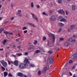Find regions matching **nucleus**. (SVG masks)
<instances>
[{
	"label": "nucleus",
	"instance_id": "12",
	"mask_svg": "<svg viewBox=\"0 0 77 77\" xmlns=\"http://www.w3.org/2000/svg\"><path fill=\"white\" fill-rule=\"evenodd\" d=\"M49 69V66H47L46 67H44V71H46L47 70H48Z\"/></svg>",
	"mask_w": 77,
	"mask_h": 77
},
{
	"label": "nucleus",
	"instance_id": "40",
	"mask_svg": "<svg viewBox=\"0 0 77 77\" xmlns=\"http://www.w3.org/2000/svg\"><path fill=\"white\" fill-rule=\"evenodd\" d=\"M48 53L49 54H52V53H53V52H52L51 51H48Z\"/></svg>",
	"mask_w": 77,
	"mask_h": 77
},
{
	"label": "nucleus",
	"instance_id": "63",
	"mask_svg": "<svg viewBox=\"0 0 77 77\" xmlns=\"http://www.w3.org/2000/svg\"><path fill=\"white\" fill-rule=\"evenodd\" d=\"M15 45H13V47H14V48H15Z\"/></svg>",
	"mask_w": 77,
	"mask_h": 77
},
{
	"label": "nucleus",
	"instance_id": "16",
	"mask_svg": "<svg viewBox=\"0 0 77 77\" xmlns=\"http://www.w3.org/2000/svg\"><path fill=\"white\" fill-rule=\"evenodd\" d=\"M3 74H4V77H6V76L8 75V72H7L6 71L4 72H3Z\"/></svg>",
	"mask_w": 77,
	"mask_h": 77
},
{
	"label": "nucleus",
	"instance_id": "5",
	"mask_svg": "<svg viewBox=\"0 0 77 77\" xmlns=\"http://www.w3.org/2000/svg\"><path fill=\"white\" fill-rule=\"evenodd\" d=\"M24 63H25V64H27L28 63L29 64L30 63V62H29V59H28L27 58L25 57L24 60Z\"/></svg>",
	"mask_w": 77,
	"mask_h": 77
},
{
	"label": "nucleus",
	"instance_id": "30",
	"mask_svg": "<svg viewBox=\"0 0 77 77\" xmlns=\"http://www.w3.org/2000/svg\"><path fill=\"white\" fill-rule=\"evenodd\" d=\"M1 68L3 70V71H4L5 70V68L3 66H1Z\"/></svg>",
	"mask_w": 77,
	"mask_h": 77
},
{
	"label": "nucleus",
	"instance_id": "39",
	"mask_svg": "<svg viewBox=\"0 0 77 77\" xmlns=\"http://www.w3.org/2000/svg\"><path fill=\"white\" fill-rule=\"evenodd\" d=\"M38 75H41V71H39L38 72Z\"/></svg>",
	"mask_w": 77,
	"mask_h": 77
},
{
	"label": "nucleus",
	"instance_id": "34",
	"mask_svg": "<svg viewBox=\"0 0 77 77\" xmlns=\"http://www.w3.org/2000/svg\"><path fill=\"white\" fill-rule=\"evenodd\" d=\"M23 33L24 34H26V33H27V30H25V31H24Z\"/></svg>",
	"mask_w": 77,
	"mask_h": 77
},
{
	"label": "nucleus",
	"instance_id": "64",
	"mask_svg": "<svg viewBox=\"0 0 77 77\" xmlns=\"http://www.w3.org/2000/svg\"><path fill=\"white\" fill-rule=\"evenodd\" d=\"M24 77H27V76H26V75H24Z\"/></svg>",
	"mask_w": 77,
	"mask_h": 77
},
{
	"label": "nucleus",
	"instance_id": "62",
	"mask_svg": "<svg viewBox=\"0 0 77 77\" xmlns=\"http://www.w3.org/2000/svg\"><path fill=\"white\" fill-rule=\"evenodd\" d=\"M16 41H19V39H16Z\"/></svg>",
	"mask_w": 77,
	"mask_h": 77
},
{
	"label": "nucleus",
	"instance_id": "36",
	"mask_svg": "<svg viewBox=\"0 0 77 77\" xmlns=\"http://www.w3.org/2000/svg\"><path fill=\"white\" fill-rule=\"evenodd\" d=\"M73 62V61H72L71 60H70L69 61V63H72Z\"/></svg>",
	"mask_w": 77,
	"mask_h": 77
},
{
	"label": "nucleus",
	"instance_id": "50",
	"mask_svg": "<svg viewBox=\"0 0 77 77\" xmlns=\"http://www.w3.org/2000/svg\"><path fill=\"white\" fill-rule=\"evenodd\" d=\"M8 65H10L11 64V62H10V61L8 60Z\"/></svg>",
	"mask_w": 77,
	"mask_h": 77
},
{
	"label": "nucleus",
	"instance_id": "61",
	"mask_svg": "<svg viewBox=\"0 0 77 77\" xmlns=\"http://www.w3.org/2000/svg\"><path fill=\"white\" fill-rule=\"evenodd\" d=\"M41 1H42V2H45V0H41Z\"/></svg>",
	"mask_w": 77,
	"mask_h": 77
},
{
	"label": "nucleus",
	"instance_id": "52",
	"mask_svg": "<svg viewBox=\"0 0 77 77\" xmlns=\"http://www.w3.org/2000/svg\"><path fill=\"white\" fill-rule=\"evenodd\" d=\"M69 72V74H70V75L71 76V75H72V73H71V72Z\"/></svg>",
	"mask_w": 77,
	"mask_h": 77
},
{
	"label": "nucleus",
	"instance_id": "21",
	"mask_svg": "<svg viewBox=\"0 0 77 77\" xmlns=\"http://www.w3.org/2000/svg\"><path fill=\"white\" fill-rule=\"evenodd\" d=\"M72 9L73 11H74L75 9V6L74 5L72 6Z\"/></svg>",
	"mask_w": 77,
	"mask_h": 77
},
{
	"label": "nucleus",
	"instance_id": "57",
	"mask_svg": "<svg viewBox=\"0 0 77 77\" xmlns=\"http://www.w3.org/2000/svg\"><path fill=\"white\" fill-rule=\"evenodd\" d=\"M73 69H75V67L74 66H73L72 67Z\"/></svg>",
	"mask_w": 77,
	"mask_h": 77
},
{
	"label": "nucleus",
	"instance_id": "3",
	"mask_svg": "<svg viewBox=\"0 0 77 77\" xmlns=\"http://www.w3.org/2000/svg\"><path fill=\"white\" fill-rule=\"evenodd\" d=\"M1 63H2V64L3 65V66L6 67L8 66V64L6 63V62H5L4 60H2L1 61Z\"/></svg>",
	"mask_w": 77,
	"mask_h": 77
},
{
	"label": "nucleus",
	"instance_id": "6",
	"mask_svg": "<svg viewBox=\"0 0 77 77\" xmlns=\"http://www.w3.org/2000/svg\"><path fill=\"white\" fill-rule=\"evenodd\" d=\"M31 15H32L33 18L36 21H38V18H37V17H36V16L35 15H34L32 13H31Z\"/></svg>",
	"mask_w": 77,
	"mask_h": 77
},
{
	"label": "nucleus",
	"instance_id": "54",
	"mask_svg": "<svg viewBox=\"0 0 77 77\" xmlns=\"http://www.w3.org/2000/svg\"><path fill=\"white\" fill-rule=\"evenodd\" d=\"M8 23V21H6L5 22V24H7Z\"/></svg>",
	"mask_w": 77,
	"mask_h": 77
},
{
	"label": "nucleus",
	"instance_id": "33",
	"mask_svg": "<svg viewBox=\"0 0 77 77\" xmlns=\"http://www.w3.org/2000/svg\"><path fill=\"white\" fill-rule=\"evenodd\" d=\"M4 30V28H1L0 29V32H1Z\"/></svg>",
	"mask_w": 77,
	"mask_h": 77
},
{
	"label": "nucleus",
	"instance_id": "48",
	"mask_svg": "<svg viewBox=\"0 0 77 77\" xmlns=\"http://www.w3.org/2000/svg\"><path fill=\"white\" fill-rule=\"evenodd\" d=\"M13 33L12 32L10 33V32H9V35H13Z\"/></svg>",
	"mask_w": 77,
	"mask_h": 77
},
{
	"label": "nucleus",
	"instance_id": "19",
	"mask_svg": "<svg viewBox=\"0 0 77 77\" xmlns=\"http://www.w3.org/2000/svg\"><path fill=\"white\" fill-rule=\"evenodd\" d=\"M35 65L32 63H31L29 65V66L30 67H35Z\"/></svg>",
	"mask_w": 77,
	"mask_h": 77
},
{
	"label": "nucleus",
	"instance_id": "26",
	"mask_svg": "<svg viewBox=\"0 0 77 77\" xmlns=\"http://www.w3.org/2000/svg\"><path fill=\"white\" fill-rule=\"evenodd\" d=\"M21 46H17V48L19 49V50H21Z\"/></svg>",
	"mask_w": 77,
	"mask_h": 77
},
{
	"label": "nucleus",
	"instance_id": "29",
	"mask_svg": "<svg viewBox=\"0 0 77 77\" xmlns=\"http://www.w3.org/2000/svg\"><path fill=\"white\" fill-rule=\"evenodd\" d=\"M39 52H40V50H37L35 51L36 53H39Z\"/></svg>",
	"mask_w": 77,
	"mask_h": 77
},
{
	"label": "nucleus",
	"instance_id": "41",
	"mask_svg": "<svg viewBox=\"0 0 77 77\" xmlns=\"http://www.w3.org/2000/svg\"><path fill=\"white\" fill-rule=\"evenodd\" d=\"M11 56H12V57H16V55H14V54H12L11 55Z\"/></svg>",
	"mask_w": 77,
	"mask_h": 77
},
{
	"label": "nucleus",
	"instance_id": "32",
	"mask_svg": "<svg viewBox=\"0 0 77 77\" xmlns=\"http://www.w3.org/2000/svg\"><path fill=\"white\" fill-rule=\"evenodd\" d=\"M58 1L59 3V4L62 3V0H58Z\"/></svg>",
	"mask_w": 77,
	"mask_h": 77
},
{
	"label": "nucleus",
	"instance_id": "35",
	"mask_svg": "<svg viewBox=\"0 0 77 77\" xmlns=\"http://www.w3.org/2000/svg\"><path fill=\"white\" fill-rule=\"evenodd\" d=\"M27 29V27H24L23 28V30H26Z\"/></svg>",
	"mask_w": 77,
	"mask_h": 77
},
{
	"label": "nucleus",
	"instance_id": "60",
	"mask_svg": "<svg viewBox=\"0 0 77 77\" xmlns=\"http://www.w3.org/2000/svg\"><path fill=\"white\" fill-rule=\"evenodd\" d=\"M3 49H0V51H3Z\"/></svg>",
	"mask_w": 77,
	"mask_h": 77
},
{
	"label": "nucleus",
	"instance_id": "18",
	"mask_svg": "<svg viewBox=\"0 0 77 77\" xmlns=\"http://www.w3.org/2000/svg\"><path fill=\"white\" fill-rule=\"evenodd\" d=\"M28 24H29V25H30V26H31L33 27H35V25L33 24L32 23H28Z\"/></svg>",
	"mask_w": 77,
	"mask_h": 77
},
{
	"label": "nucleus",
	"instance_id": "45",
	"mask_svg": "<svg viewBox=\"0 0 77 77\" xmlns=\"http://www.w3.org/2000/svg\"><path fill=\"white\" fill-rule=\"evenodd\" d=\"M66 15L68 14V12L67 11H66Z\"/></svg>",
	"mask_w": 77,
	"mask_h": 77
},
{
	"label": "nucleus",
	"instance_id": "42",
	"mask_svg": "<svg viewBox=\"0 0 77 77\" xmlns=\"http://www.w3.org/2000/svg\"><path fill=\"white\" fill-rule=\"evenodd\" d=\"M21 12V11L20 10H19L18 11V13H17V14H20V12Z\"/></svg>",
	"mask_w": 77,
	"mask_h": 77
},
{
	"label": "nucleus",
	"instance_id": "38",
	"mask_svg": "<svg viewBox=\"0 0 77 77\" xmlns=\"http://www.w3.org/2000/svg\"><path fill=\"white\" fill-rule=\"evenodd\" d=\"M43 15H47V14L45 12H42Z\"/></svg>",
	"mask_w": 77,
	"mask_h": 77
},
{
	"label": "nucleus",
	"instance_id": "46",
	"mask_svg": "<svg viewBox=\"0 0 77 77\" xmlns=\"http://www.w3.org/2000/svg\"><path fill=\"white\" fill-rule=\"evenodd\" d=\"M73 77H77V75H76L75 74H74L73 75Z\"/></svg>",
	"mask_w": 77,
	"mask_h": 77
},
{
	"label": "nucleus",
	"instance_id": "23",
	"mask_svg": "<svg viewBox=\"0 0 77 77\" xmlns=\"http://www.w3.org/2000/svg\"><path fill=\"white\" fill-rule=\"evenodd\" d=\"M4 33H5V34H6L7 35H9V32H8V31H4Z\"/></svg>",
	"mask_w": 77,
	"mask_h": 77
},
{
	"label": "nucleus",
	"instance_id": "53",
	"mask_svg": "<svg viewBox=\"0 0 77 77\" xmlns=\"http://www.w3.org/2000/svg\"><path fill=\"white\" fill-rule=\"evenodd\" d=\"M25 55H28V53L27 52H25Z\"/></svg>",
	"mask_w": 77,
	"mask_h": 77
},
{
	"label": "nucleus",
	"instance_id": "17",
	"mask_svg": "<svg viewBox=\"0 0 77 77\" xmlns=\"http://www.w3.org/2000/svg\"><path fill=\"white\" fill-rule=\"evenodd\" d=\"M52 37V39L53 42H54L55 41V37H54V35L53 34H51Z\"/></svg>",
	"mask_w": 77,
	"mask_h": 77
},
{
	"label": "nucleus",
	"instance_id": "13",
	"mask_svg": "<svg viewBox=\"0 0 77 77\" xmlns=\"http://www.w3.org/2000/svg\"><path fill=\"white\" fill-rule=\"evenodd\" d=\"M60 21L61 22H64V23L65 22H66V20L65 19V18H62L60 20Z\"/></svg>",
	"mask_w": 77,
	"mask_h": 77
},
{
	"label": "nucleus",
	"instance_id": "7",
	"mask_svg": "<svg viewBox=\"0 0 77 77\" xmlns=\"http://www.w3.org/2000/svg\"><path fill=\"white\" fill-rule=\"evenodd\" d=\"M35 48V46H34L32 45H29L28 46V49L29 50H31V49H33Z\"/></svg>",
	"mask_w": 77,
	"mask_h": 77
},
{
	"label": "nucleus",
	"instance_id": "43",
	"mask_svg": "<svg viewBox=\"0 0 77 77\" xmlns=\"http://www.w3.org/2000/svg\"><path fill=\"white\" fill-rule=\"evenodd\" d=\"M8 75L9 76H10L11 77H12V75L11 73L8 74Z\"/></svg>",
	"mask_w": 77,
	"mask_h": 77
},
{
	"label": "nucleus",
	"instance_id": "10",
	"mask_svg": "<svg viewBox=\"0 0 77 77\" xmlns=\"http://www.w3.org/2000/svg\"><path fill=\"white\" fill-rule=\"evenodd\" d=\"M75 25H71L70 27V30H74V28H75Z\"/></svg>",
	"mask_w": 77,
	"mask_h": 77
},
{
	"label": "nucleus",
	"instance_id": "1",
	"mask_svg": "<svg viewBox=\"0 0 77 77\" xmlns=\"http://www.w3.org/2000/svg\"><path fill=\"white\" fill-rule=\"evenodd\" d=\"M28 64H24L23 63H21L19 65V68L20 69H24L25 67L27 66Z\"/></svg>",
	"mask_w": 77,
	"mask_h": 77
},
{
	"label": "nucleus",
	"instance_id": "2",
	"mask_svg": "<svg viewBox=\"0 0 77 77\" xmlns=\"http://www.w3.org/2000/svg\"><path fill=\"white\" fill-rule=\"evenodd\" d=\"M48 62H49L51 64L53 63V60L51 57H49L48 59Z\"/></svg>",
	"mask_w": 77,
	"mask_h": 77
},
{
	"label": "nucleus",
	"instance_id": "51",
	"mask_svg": "<svg viewBox=\"0 0 77 77\" xmlns=\"http://www.w3.org/2000/svg\"><path fill=\"white\" fill-rule=\"evenodd\" d=\"M59 18H63V17L62 16H59Z\"/></svg>",
	"mask_w": 77,
	"mask_h": 77
},
{
	"label": "nucleus",
	"instance_id": "4",
	"mask_svg": "<svg viewBox=\"0 0 77 77\" xmlns=\"http://www.w3.org/2000/svg\"><path fill=\"white\" fill-rule=\"evenodd\" d=\"M56 18L55 17V16H51L50 19V21H56Z\"/></svg>",
	"mask_w": 77,
	"mask_h": 77
},
{
	"label": "nucleus",
	"instance_id": "11",
	"mask_svg": "<svg viewBox=\"0 0 77 77\" xmlns=\"http://www.w3.org/2000/svg\"><path fill=\"white\" fill-rule=\"evenodd\" d=\"M23 75L24 74L21 72H19L18 73V76H19V77H23Z\"/></svg>",
	"mask_w": 77,
	"mask_h": 77
},
{
	"label": "nucleus",
	"instance_id": "59",
	"mask_svg": "<svg viewBox=\"0 0 77 77\" xmlns=\"http://www.w3.org/2000/svg\"><path fill=\"white\" fill-rule=\"evenodd\" d=\"M77 36H76V35H73V38H76V37Z\"/></svg>",
	"mask_w": 77,
	"mask_h": 77
},
{
	"label": "nucleus",
	"instance_id": "55",
	"mask_svg": "<svg viewBox=\"0 0 77 77\" xmlns=\"http://www.w3.org/2000/svg\"><path fill=\"white\" fill-rule=\"evenodd\" d=\"M6 48H7V49H8L10 47H9V46H7V47H6Z\"/></svg>",
	"mask_w": 77,
	"mask_h": 77
},
{
	"label": "nucleus",
	"instance_id": "8",
	"mask_svg": "<svg viewBox=\"0 0 77 77\" xmlns=\"http://www.w3.org/2000/svg\"><path fill=\"white\" fill-rule=\"evenodd\" d=\"M58 13L60 14H62L63 15H64L65 14V12L63 11V10H59L58 11Z\"/></svg>",
	"mask_w": 77,
	"mask_h": 77
},
{
	"label": "nucleus",
	"instance_id": "37",
	"mask_svg": "<svg viewBox=\"0 0 77 77\" xmlns=\"http://www.w3.org/2000/svg\"><path fill=\"white\" fill-rule=\"evenodd\" d=\"M17 15H18V16H19V17H21V16H22V14H21V13L17 14Z\"/></svg>",
	"mask_w": 77,
	"mask_h": 77
},
{
	"label": "nucleus",
	"instance_id": "44",
	"mask_svg": "<svg viewBox=\"0 0 77 77\" xmlns=\"http://www.w3.org/2000/svg\"><path fill=\"white\" fill-rule=\"evenodd\" d=\"M64 38H60V41H62V40H63Z\"/></svg>",
	"mask_w": 77,
	"mask_h": 77
},
{
	"label": "nucleus",
	"instance_id": "49",
	"mask_svg": "<svg viewBox=\"0 0 77 77\" xmlns=\"http://www.w3.org/2000/svg\"><path fill=\"white\" fill-rule=\"evenodd\" d=\"M36 7H37V8H40V7L39 6V5H36Z\"/></svg>",
	"mask_w": 77,
	"mask_h": 77
},
{
	"label": "nucleus",
	"instance_id": "56",
	"mask_svg": "<svg viewBox=\"0 0 77 77\" xmlns=\"http://www.w3.org/2000/svg\"><path fill=\"white\" fill-rule=\"evenodd\" d=\"M14 19V17H13L11 18V20H13Z\"/></svg>",
	"mask_w": 77,
	"mask_h": 77
},
{
	"label": "nucleus",
	"instance_id": "28",
	"mask_svg": "<svg viewBox=\"0 0 77 77\" xmlns=\"http://www.w3.org/2000/svg\"><path fill=\"white\" fill-rule=\"evenodd\" d=\"M31 7L32 8H33V3L32 2L31 3Z\"/></svg>",
	"mask_w": 77,
	"mask_h": 77
},
{
	"label": "nucleus",
	"instance_id": "27",
	"mask_svg": "<svg viewBox=\"0 0 77 77\" xmlns=\"http://www.w3.org/2000/svg\"><path fill=\"white\" fill-rule=\"evenodd\" d=\"M37 42H38V41L37 40H35L34 41V42H33V44H36Z\"/></svg>",
	"mask_w": 77,
	"mask_h": 77
},
{
	"label": "nucleus",
	"instance_id": "22",
	"mask_svg": "<svg viewBox=\"0 0 77 77\" xmlns=\"http://www.w3.org/2000/svg\"><path fill=\"white\" fill-rule=\"evenodd\" d=\"M16 54L17 55V56H22V54L21 53H17Z\"/></svg>",
	"mask_w": 77,
	"mask_h": 77
},
{
	"label": "nucleus",
	"instance_id": "31",
	"mask_svg": "<svg viewBox=\"0 0 77 77\" xmlns=\"http://www.w3.org/2000/svg\"><path fill=\"white\" fill-rule=\"evenodd\" d=\"M61 30H62V28H60L59 30L58 31V33H60V32H61Z\"/></svg>",
	"mask_w": 77,
	"mask_h": 77
},
{
	"label": "nucleus",
	"instance_id": "47",
	"mask_svg": "<svg viewBox=\"0 0 77 77\" xmlns=\"http://www.w3.org/2000/svg\"><path fill=\"white\" fill-rule=\"evenodd\" d=\"M45 39H46V37H45L43 38V40L44 41H45Z\"/></svg>",
	"mask_w": 77,
	"mask_h": 77
},
{
	"label": "nucleus",
	"instance_id": "24",
	"mask_svg": "<svg viewBox=\"0 0 77 77\" xmlns=\"http://www.w3.org/2000/svg\"><path fill=\"white\" fill-rule=\"evenodd\" d=\"M7 42V40L6 39H4L3 42H2V43L4 44H5V42Z\"/></svg>",
	"mask_w": 77,
	"mask_h": 77
},
{
	"label": "nucleus",
	"instance_id": "20",
	"mask_svg": "<svg viewBox=\"0 0 77 77\" xmlns=\"http://www.w3.org/2000/svg\"><path fill=\"white\" fill-rule=\"evenodd\" d=\"M64 45L66 47H68V42H66L64 43Z\"/></svg>",
	"mask_w": 77,
	"mask_h": 77
},
{
	"label": "nucleus",
	"instance_id": "58",
	"mask_svg": "<svg viewBox=\"0 0 77 77\" xmlns=\"http://www.w3.org/2000/svg\"><path fill=\"white\" fill-rule=\"evenodd\" d=\"M68 32H70V29H69V28H68Z\"/></svg>",
	"mask_w": 77,
	"mask_h": 77
},
{
	"label": "nucleus",
	"instance_id": "9",
	"mask_svg": "<svg viewBox=\"0 0 77 77\" xmlns=\"http://www.w3.org/2000/svg\"><path fill=\"white\" fill-rule=\"evenodd\" d=\"M14 65H15V66H18V61L17 60H15L14 62Z\"/></svg>",
	"mask_w": 77,
	"mask_h": 77
},
{
	"label": "nucleus",
	"instance_id": "25",
	"mask_svg": "<svg viewBox=\"0 0 77 77\" xmlns=\"http://www.w3.org/2000/svg\"><path fill=\"white\" fill-rule=\"evenodd\" d=\"M58 24L61 26H64V24L62 23H58Z\"/></svg>",
	"mask_w": 77,
	"mask_h": 77
},
{
	"label": "nucleus",
	"instance_id": "14",
	"mask_svg": "<svg viewBox=\"0 0 77 77\" xmlns=\"http://www.w3.org/2000/svg\"><path fill=\"white\" fill-rule=\"evenodd\" d=\"M68 41H70L71 42H75V40L74 39H72V38H70L69 40Z\"/></svg>",
	"mask_w": 77,
	"mask_h": 77
},
{
	"label": "nucleus",
	"instance_id": "15",
	"mask_svg": "<svg viewBox=\"0 0 77 77\" xmlns=\"http://www.w3.org/2000/svg\"><path fill=\"white\" fill-rule=\"evenodd\" d=\"M73 56L75 57L73 58V60H76L77 57V54H74L73 55Z\"/></svg>",
	"mask_w": 77,
	"mask_h": 77
}]
</instances>
